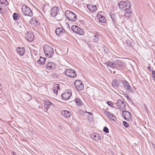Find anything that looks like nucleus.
Returning <instances> with one entry per match:
<instances>
[{
  "label": "nucleus",
  "instance_id": "dca6fc26",
  "mask_svg": "<svg viewBox=\"0 0 155 155\" xmlns=\"http://www.w3.org/2000/svg\"><path fill=\"white\" fill-rule=\"evenodd\" d=\"M61 114L63 116L66 118L70 117L71 115L69 111L66 110H62L61 112Z\"/></svg>",
  "mask_w": 155,
  "mask_h": 155
},
{
  "label": "nucleus",
  "instance_id": "4c0bfd02",
  "mask_svg": "<svg viewBox=\"0 0 155 155\" xmlns=\"http://www.w3.org/2000/svg\"><path fill=\"white\" fill-rule=\"evenodd\" d=\"M107 104L109 106L113 107V104L111 101H107Z\"/></svg>",
  "mask_w": 155,
  "mask_h": 155
},
{
  "label": "nucleus",
  "instance_id": "7c9ffc66",
  "mask_svg": "<svg viewBox=\"0 0 155 155\" xmlns=\"http://www.w3.org/2000/svg\"><path fill=\"white\" fill-rule=\"evenodd\" d=\"M119 108L122 109V110H126V106L124 102L120 106H119Z\"/></svg>",
  "mask_w": 155,
  "mask_h": 155
},
{
  "label": "nucleus",
  "instance_id": "c9c22d12",
  "mask_svg": "<svg viewBox=\"0 0 155 155\" xmlns=\"http://www.w3.org/2000/svg\"><path fill=\"white\" fill-rule=\"evenodd\" d=\"M103 131L106 133H109V130L107 127H104V128Z\"/></svg>",
  "mask_w": 155,
  "mask_h": 155
},
{
  "label": "nucleus",
  "instance_id": "ddd939ff",
  "mask_svg": "<svg viewBox=\"0 0 155 155\" xmlns=\"http://www.w3.org/2000/svg\"><path fill=\"white\" fill-rule=\"evenodd\" d=\"M65 32V30L62 28H58L55 30L56 34L59 36H61Z\"/></svg>",
  "mask_w": 155,
  "mask_h": 155
},
{
  "label": "nucleus",
  "instance_id": "0eeeda50",
  "mask_svg": "<svg viewBox=\"0 0 155 155\" xmlns=\"http://www.w3.org/2000/svg\"><path fill=\"white\" fill-rule=\"evenodd\" d=\"M66 75L71 78H75L76 76V72L73 69L68 68L65 72Z\"/></svg>",
  "mask_w": 155,
  "mask_h": 155
},
{
  "label": "nucleus",
  "instance_id": "f704fd0d",
  "mask_svg": "<svg viewBox=\"0 0 155 155\" xmlns=\"http://www.w3.org/2000/svg\"><path fill=\"white\" fill-rule=\"evenodd\" d=\"M152 74L153 80L155 82V71L154 70H152Z\"/></svg>",
  "mask_w": 155,
  "mask_h": 155
},
{
  "label": "nucleus",
  "instance_id": "cd10ccee",
  "mask_svg": "<svg viewBox=\"0 0 155 155\" xmlns=\"http://www.w3.org/2000/svg\"><path fill=\"white\" fill-rule=\"evenodd\" d=\"M51 103L49 101H47L45 102L44 104V107L45 109H48L51 105Z\"/></svg>",
  "mask_w": 155,
  "mask_h": 155
},
{
  "label": "nucleus",
  "instance_id": "9b49d317",
  "mask_svg": "<svg viewBox=\"0 0 155 155\" xmlns=\"http://www.w3.org/2000/svg\"><path fill=\"white\" fill-rule=\"evenodd\" d=\"M122 115L123 117L126 120H130L131 114L129 112L125 110L122 113Z\"/></svg>",
  "mask_w": 155,
  "mask_h": 155
},
{
  "label": "nucleus",
  "instance_id": "2eb2a0df",
  "mask_svg": "<svg viewBox=\"0 0 155 155\" xmlns=\"http://www.w3.org/2000/svg\"><path fill=\"white\" fill-rule=\"evenodd\" d=\"M123 84L124 87L125 89L129 91H132V88L126 81H124L123 82Z\"/></svg>",
  "mask_w": 155,
  "mask_h": 155
},
{
  "label": "nucleus",
  "instance_id": "3c124183",
  "mask_svg": "<svg viewBox=\"0 0 155 155\" xmlns=\"http://www.w3.org/2000/svg\"><path fill=\"white\" fill-rule=\"evenodd\" d=\"M115 71H114V72H113V74H115Z\"/></svg>",
  "mask_w": 155,
  "mask_h": 155
},
{
  "label": "nucleus",
  "instance_id": "37998d69",
  "mask_svg": "<svg viewBox=\"0 0 155 155\" xmlns=\"http://www.w3.org/2000/svg\"><path fill=\"white\" fill-rule=\"evenodd\" d=\"M126 97H127V99H128L129 100V98H129V97L128 96H126Z\"/></svg>",
  "mask_w": 155,
  "mask_h": 155
},
{
  "label": "nucleus",
  "instance_id": "603ef678",
  "mask_svg": "<svg viewBox=\"0 0 155 155\" xmlns=\"http://www.w3.org/2000/svg\"><path fill=\"white\" fill-rule=\"evenodd\" d=\"M149 69L150 70H150H151V68H149Z\"/></svg>",
  "mask_w": 155,
  "mask_h": 155
},
{
  "label": "nucleus",
  "instance_id": "423d86ee",
  "mask_svg": "<svg viewBox=\"0 0 155 155\" xmlns=\"http://www.w3.org/2000/svg\"><path fill=\"white\" fill-rule=\"evenodd\" d=\"M71 29L74 32L79 35H83L84 33L83 30L76 25L72 26Z\"/></svg>",
  "mask_w": 155,
  "mask_h": 155
},
{
  "label": "nucleus",
  "instance_id": "39448f33",
  "mask_svg": "<svg viewBox=\"0 0 155 155\" xmlns=\"http://www.w3.org/2000/svg\"><path fill=\"white\" fill-rule=\"evenodd\" d=\"M21 10L23 14L25 15L32 17L33 12L31 9L26 5H23L22 7Z\"/></svg>",
  "mask_w": 155,
  "mask_h": 155
},
{
  "label": "nucleus",
  "instance_id": "a18cd8bd",
  "mask_svg": "<svg viewBox=\"0 0 155 155\" xmlns=\"http://www.w3.org/2000/svg\"><path fill=\"white\" fill-rule=\"evenodd\" d=\"M129 101H130V102H131L132 101V100L130 99V98H129Z\"/></svg>",
  "mask_w": 155,
  "mask_h": 155
},
{
  "label": "nucleus",
  "instance_id": "473e14b6",
  "mask_svg": "<svg viewBox=\"0 0 155 155\" xmlns=\"http://www.w3.org/2000/svg\"><path fill=\"white\" fill-rule=\"evenodd\" d=\"M18 14L16 13H15L13 14V17L14 20H18L19 19V17L18 16Z\"/></svg>",
  "mask_w": 155,
  "mask_h": 155
},
{
  "label": "nucleus",
  "instance_id": "a19ab883",
  "mask_svg": "<svg viewBox=\"0 0 155 155\" xmlns=\"http://www.w3.org/2000/svg\"><path fill=\"white\" fill-rule=\"evenodd\" d=\"M144 106L145 108L146 109V110H147V106L145 105V104H144Z\"/></svg>",
  "mask_w": 155,
  "mask_h": 155
},
{
  "label": "nucleus",
  "instance_id": "4be33fe9",
  "mask_svg": "<svg viewBox=\"0 0 155 155\" xmlns=\"http://www.w3.org/2000/svg\"><path fill=\"white\" fill-rule=\"evenodd\" d=\"M125 11V12L124 14V16H125L126 17L129 18L132 15V12L129 9H127Z\"/></svg>",
  "mask_w": 155,
  "mask_h": 155
},
{
  "label": "nucleus",
  "instance_id": "ea45409f",
  "mask_svg": "<svg viewBox=\"0 0 155 155\" xmlns=\"http://www.w3.org/2000/svg\"><path fill=\"white\" fill-rule=\"evenodd\" d=\"M66 25L68 28L69 27V26L68 23H66Z\"/></svg>",
  "mask_w": 155,
  "mask_h": 155
},
{
  "label": "nucleus",
  "instance_id": "de8ad7c7",
  "mask_svg": "<svg viewBox=\"0 0 155 155\" xmlns=\"http://www.w3.org/2000/svg\"><path fill=\"white\" fill-rule=\"evenodd\" d=\"M122 17H123V18H124V16L122 15V16H121V17L120 18L121 19V18H122Z\"/></svg>",
  "mask_w": 155,
  "mask_h": 155
},
{
  "label": "nucleus",
  "instance_id": "9d476101",
  "mask_svg": "<svg viewBox=\"0 0 155 155\" xmlns=\"http://www.w3.org/2000/svg\"><path fill=\"white\" fill-rule=\"evenodd\" d=\"M60 10L59 8L55 6L52 8L51 10V16L53 17L58 16V12Z\"/></svg>",
  "mask_w": 155,
  "mask_h": 155
},
{
  "label": "nucleus",
  "instance_id": "2f4dec72",
  "mask_svg": "<svg viewBox=\"0 0 155 155\" xmlns=\"http://www.w3.org/2000/svg\"><path fill=\"white\" fill-rule=\"evenodd\" d=\"M0 2L1 4H4L6 6L8 5V3L6 0H0Z\"/></svg>",
  "mask_w": 155,
  "mask_h": 155
},
{
  "label": "nucleus",
  "instance_id": "aec40b11",
  "mask_svg": "<svg viewBox=\"0 0 155 155\" xmlns=\"http://www.w3.org/2000/svg\"><path fill=\"white\" fill-rule=\"evenodd\" d=\"M87 6L89 10L92 12H94L96 10L97 7L96 5H87Z\"/></svg>",
  "mask_w": 155,
  "mask_h": 155
},
{
  "label": "nucleus",
  "instance_id": "f257e3e1",
  "mask_svg": "<svg viewBox=\"0 0 155 155\" xmlns=\"http://www.w3.org/2000/svg\"><path fill=\"white\" fill-rule=\"evenodd\" d=\"M124 62L118 60H116L113 61L112 62L108 61L106 63V64L107 67H110L111 68H115L124 66Z\"/></svg>",
  "mask_w": 155,
  "mask_h": 155
},
{
  "label": "nucleus",
  "instance_id": "6ab92c4d",
  "mask_svg": "<svg viewBox=\"0 0 155 155\" xmlns=\"http://www.w3.org/2000/svg\"><path fill=\"white\" fill-rule=\"evenodd\" d=\"M101 135L97 134H94L91 136L92 138L96 141H98L101 139Z\"/></svg>",
  "mask_w": 155,
  "mask_h": 155
},
{
  "label": "nucleus",
  "instance_id": "79ce46f5",
  "mask_svg": "<svg viewBox=\"0 0 155 155\" xmlns=\"http://www.w3.org/2000/svg\"><path fill=\"white\" fill-rule=\"evenodd\" d=\"M86 113H87L88 114L90 115H91L92 114L90 112H88L87 111H86Z\"/></svg>",
  "mask_w": 155,
  "mask_h": 155
},
{
  "label": "nucleus",
  "instance_id": "e433bc0d",
  "mask_svg": "<svg viewBox=\"0 0 155 155\" xmlns=\"http://www.w3.org/2000/svg\"><path fill=\"white\" fill-rule=\"evenodd\" d=\"M123 124L125 127L127 128L129 127V124L126 122L125 121H123Z\"/></svg>",
  "mask_w": 155,
  "mask_h": 155
},
{
  "label": "nucleus",
  "instance_id": "c03bdc74",
  "mask_svg": "<svg viewBox=\"0 0 155 155\" xmlns=\"http://www.w3.org/2000/svg\"><path fill=\"white\" fill-rule=\"evenodd\" d=\"M125 22V21H122L121 22V23H122V24H123V23H124Z\"/></svg>",
  "mask_w": 155,
  "mask_h": 155
},
{
  "label": "nucleus",
  "instance_id": "20e7f679",
  "mask_svg": "<svg viewBox=\"0 0 155 155\" xmlns=\"http://www.w3.org/2000/svg\"><path fill=\"white\" fill-rule=\"evenodd\" d=\"M65 14L67 18L70 21H74L77 19V17L75 14L70 11H66Z\"/></svg>",
  "mask_w": 155,
  "mask_h": 155
},
{
  "label": "nucleus",
  "instance_id": "09e8293b",
  "mask_svg": "<svg viewBox=\"0 0 155 155\" xmlns=\"http://www.w3.org/2000/svg\"><path fill=\"white\" fill-rule=\"evenodd\" d=\"M147 68H150V66H148V67H147Z\"/></svg>",
  "mask_w": 155,
  "mask_h": 155
},
{
  "label": "nucleus",
  "instance_id": "72a5a7b5",
  "mask_svg": "<svg viewBox=\"0 0 155 155\" xmlns=\"http://www.w3.org/2000/svg\"><path fill=\"white\" fill-rule=\"evenodd\" d=\"M124 102V101L121 100H118L117 102V106L119 107V106H120Z\"/></svg>",
  "mask_w": 155,
  "mask_h": 155
},
{
  "label": "nucleus",
  "instance_id": "7ed1b4c3",
  "mask_svg": "<svg viewBox=\"0 0 155 155\" xmlns=\"http://www.w3.org/2000/svg\"><path fill=\"white\" fill-rule=\"evenodd\" d=\"M43 48L45 53L47 57L50 58L53 56L54 51L51 47L48 45H45Z\"/></svg>",
  "mask_w": 155,
  "mask_h": 155
},
{
  "label": "nucleus",
  "instance_id": "49530a36",
  "mask_svg": "<svg viewBox=\"0 0 155 155\" xmlns=\"http://www.w3.org/2000/svg\"><path fill=\"white\" fill-rule=\"evenodd\" d=\"M35 22H36V23H37V24H38V21H36V20H35Z\"/></svg>",
  "mask_w": 155,
  "mask_h": 155
},
{
  "label": "nucleus",
  "instance_id": "c756f323",
  "mask_svg": "<svg viewBox=\"0 0 155 155\" xmlns=\"http://www.w3.org/2000/svg\"><path fill=\"white\" fill-rule=\"evenodd\" d=\"M5 7L2 5H0V13L1 14L4 13L5 12Z\"/></svg>",
  "mask_w": 155,
  "mask_h": 155
},
{
  "label": "nucleus",
  "instance_id": "412c9836",
  "mask_svg": "<svg viewBox=\"0 0 155 155\" xmlns=\"http://www.w3.org/2000/svg\"><path fill=\"white\" fill-rule=\"evenodd\" d=\"M97 17L98 18L99 21L101 23H104L105 22L106 20L105 17L103 15H97Z\"/></svg>",
  "mask_w": 155,
  "mask_h": 155
},
{
  "label": "nucleus",
  "instance_id": "8fccbe9b",
  "mask_svg": "<svg viewBox=\"0 0 155 155\" xmlns=\"http://www.w3.org/2000/svg\"><path fill=\"white\" fill-rule=\"evenodd\" d=\"M15 153V152H13V155H14L15 154V153Z\"/></svg>",
  "mask_w": 155,
  "mask_h": 155
},
{
  "label": "nucleus",
  "instance_id": "b1692460",
  "mask_svg": "<svg viewBox=\"0 0 155 155\" xmlns=\"http://www.w3.org/2000/svg\"><path fill=\"white\" fill-rule=\"evenodd\" d=\"M104 113L109 118L112 119V117H114V115L108 111H105Z\"/></svg>",
  "mask_w": 155,
  "mask_h": 155
},
{
  "label": "nucleus",
  "instance_id": "393cba45",
  "mask_svg": "<svg viewBox=\"0 0 155 155\" xmlns=\"http://www.w3.org/2000/svg\"><path fill=\"white\" fill-rule=\"evenodd\" d=\"M47 66L49 68H55L56 67L55 64L51 62H49L47 64Z\"/></svg>",
  "mask_w": 155,
  "mask_h": 155
},
{
  "label": "nucleus",
  "instance_id": "4468645a",
  "mask_svg": "<svg viewBox=\"0 0 155 155\" xmlns=\"http://www.w3.org/2000/svg\"><path fill=\"white\" fill-rule=\"evenodd\" d=\"M71 95V93L68 92L62 94H61V97L62 99L66 100L69 98Z\"/></svg>",
  "mask_w": 155,
  "mask_h": 155
},
{
  "label": "nucleus",
  "instance_id": "58836bf2",
  "mask_svg": "<svg viewBox=\"0 0 155 155\" xmlns=\"http://www.w3.org/2000/svg\"><path fill=\"white\" fill-rule=\"evenodd\" d=\"M62 18L61 17H60L58 18H56V19H57V20L58 21L60 20Z\"/></svg>",
  "mask_w": 155,
  "mask_h": 155
},
{
  "label": "nucleus",
  "instance_id": "a878e982",
  "mask_svg": "<svg viewBox=\"0 0 155 155\" xmlns=\"http://www.w3.org/2000/svg\"><path fill=\"white\" fill-rule=\"evenodd\" d=\"M45 61V58L41 57L39 60L38 61V62L41 64H44Z\"/></svg>",
  "mask_w": 155,
  "mask_h": 155
},
{
  "label": "nucleus",
  "instance_id": "bb28decb",
  "mask_svg": "<svg viewBox=\"0 0 155 155\" xmlns=\"http://www.w3.org/2000/svg\"><path fill=\"white\" fill-rule=\"evenodd\" d=\"M99 35L98 33L97 32H95L94 36V42H96L98 41L99 40Z\"/></svg>",
  "mask_w": 155,
  "mask_h": 155
},
{
  "label": "nucleus",
  "instance_id": "6e6552de",
  "mask_svg": "<svg viewBox=\"0 0 155 155\" xmlns=\"http://www.w3.org/2000/svg\"><path fill=\"white\" fill-rule=\"evenodd\" d=\"M110 15L114 26L115 28H117V26H118L117 23H120V22L119 20V18L114 14L110 13Z\"/></svg>",
  "mask_w": 155,
  "mask_h": 155
},
{
  "label": "nucleus",
  "instance_id": "f3484780",
  "mask_svg": "<svg viewBox=\"0 0 155 155\" xmlns=\"http://www.w3.org/2000/svg\"><path fill=\"white\" fill-rule=\"evenodd\" d=\"M16 51L20 55L22 56L25 53V49L24 48L18 47L16 49Z\"/></svg>",
  "mask_w": 155,
  "mask_h": 155
},
{
  "label": "nucleus",
  "instance_id": "5701e85b",
  "mask_svg": "<svg viewBox=\"0 0 155 155\" xmlns=\"http://www.w3.org/2000/svg\"><path fill=\"white\" fill-rule=\"evenodd\" d=\"M75 102L79 106H81L83 104V102L80 98H76L75 100Z\"/></svg>",
  "mask_w": 155,
  "mask_h": 155
},
{
  "label": "nucleus",
  "instance_id": "c85d7f7f",
  "mask_svg": "<svg viewBox=\"0 0 155 155\" xmlns=\"http://www.w3.org/2000/svg\"><path fill=\"white\" fill-rule=\"evenodd\" d=\"M111 84L113 87H117L119 85V84L117 82V80L116 79L114 80Z\"/></svg>",
  "mask_w": 155,
  "mask_h": 155
},
{
  "label": "nucleus",
  "instance_id": "1a4fd4ad",
  "mask_svg": "<svg viewBox=\"0 0 155 155\" xmlns=\"http://www.w3.org/2000/svg\"><path fill=\"white\" fill-rule=\"evenodd\" d=\"M74 85L76 89L78 91H81L84 88V85L82 82L79 80L75 81Z\"/></svg>",
  "mask_w": 155,
  "mask_h": 155
},
{
  "label": "nucleus",
  "instance_id": "f03ea898",
  "mask_svg": "<svg viewBox=\"0 0 155 155\" xmlns=\"http://www.w3.org/2000/svg\"><path fill=\"white\" fill-rule=\"evenodd\" d=\"M118 5L120 9L124 11L127 9H130L131 5L130 2L128 1H122L119 3Z\"/></svg>",
  "mask_w": 155,
  "mask_h": 155
},
{
  "label": "nucleus",
  "instance_id": "a211bd4d",
  "mask_svg": "<svg viewBox=\"0 0 155 155\" xmlns=\"http://www.w3.org/2000/svg\"><path fill=\"white\" fill-rule=\"evenodd\" d=\"M60 84H54L53 87V92L54 94H57L58 91L60 90Z\"/></svg>",
  "mask_w": 155,
  "mask_h": 155
},
{
  "label": "nucleus",
  "instance_id": "f8f14e48",
  "mask_svg": "<svg viewBox=\"0 0 155 155\" xmlns=\"http://www.w3.org/2000/svg\"><path fill=\"white\" fill-rule=\"evenodd\" d=\"M25 38L28 41L31 42L34 40V36L31 32H27L25 34Z\"/></svg>",
  "mask_w": 155,
  "mask_h": 155
}]
</instances>
